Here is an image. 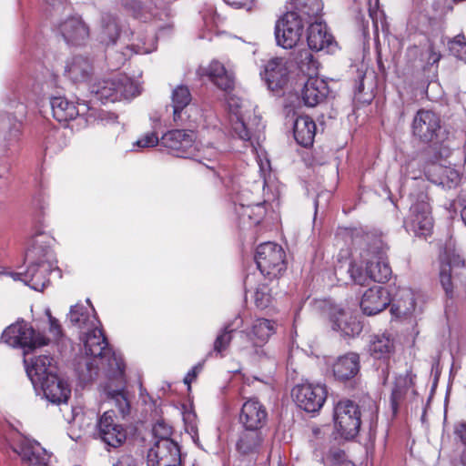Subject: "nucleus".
I'll return each instance as SVG.
<instances>
[{
	"label": "nucleus",
	"instance_id": "60",
	"mask_svg": "<svg viewBox=\"0 0 466 466\" xmlns=\"http://www.w3.org/2000/svg\"><path fill=\"white\" fill-rule=\"evenodd\" d=\"M362 90H363V84H362V83H360V84L359 85V86H358V92H360H360H362Z\"/></svg>",
	"mask_w": 466,
	"mask_h": 466
},
{
	"label": "nucleus",
	"instance_id": "4",
	"mask_svg": "<svg viewBox=\"0 0 466 466\" xmlns=\"http://www.w3.org/2000/svg\"><path fill=\"white\" fill-rule=\"evenodd\" d=\"M50 251L41 247L34 246L26 252V259L32 261L25 273L11 272L8 275L14 280H22L33 289L42 291L48 284V274L52 271V264L49 261Z\"/></svg>",
	"mask_w": 466,
	"mask_h": 466
},
{
	"label": "nucleus",
	"instance_id": "41",
	"mask_svg": "<svg viewBox=\"0 0 466 466\" xmlns=\"http://www.w3.org/2000/svg\"><path fill=\"white\" fill-rule=\"evenodd\" d=\"M107 396L111 399L114 404L117 407L119 412L125 417L129 412V403L122 390H111L109 387L106 388Z\"/></svg>",
	"mask_w": 466,
	"mask_h": 466
},
{
	"label": "nucleus",
	"instance_id": "10",
	"mask_svg": "<svg viewBox=\"0 0 466 466\" xmlns=\"http://www.w3.org/2000/svg\"><path fill=\"white\" fill-rule=\"evenodd\" d=\"M228 106L231 113V122L234 133L243 141H248L254 146V140H258L260 132L263 126L260 123V117L250 116L247 117L242 111L238 102L234 98L228 100Z\"/></svg>",
	"mask_w": 466,
	"mask_h": 466
},
{
	"label": "nucleus",
	"instance_id": "55",
	"mask_svg": "<svg viewBox=\"0 0 466 466\" xmlns=\"http://www.w3.org/2000/svg\"><path fill=\"white\" fill-rule=\"evenodd\" d=\"M46 4L50 5H60L62 3H64L66 0H45Z\"/></svg>",
	"mask_w": 466,
	"mask_h": 466
},
{
	"label": "nucleus",
	"instance_id": "19",
	"mask_svg": "<svg viewBox=\"0 0 466 466\" xmlns=\"http://www.w3.org/2000/svg\"><path fill=\"white\" fill-rule=\"evenodd\" d=\"M12 449L26 466H47L48 455L35 441L20 437Z\"/></svg>",
	"mask_w": 466,
	"mask_h": 466
},
{
	"label": "nucleus",
	"instance_id": "49",
	"mask_svg": "<svg viewBox=\"0 0 466 466\" xmlns=\"http://www.w3.org/2000/svg\"><path fill=\"white\" fill-rule=\"evenodd\" d=\"M177 457L174 458L171 454H168L165 460L161 456L154 460H148L150 466H177Z\"/></svg>",
	"mask_w": 466,
	"mask_h": 466
},
{
	"label": "nucleus",
	"instance_id": "39",
	"mask_svg": "<svg viewBox=\"0 0 466 466\" xmlns=\"http://www.w3.org/2000/svg\"><path fill=\"white\" fill-rule=\"evenodd\" d=\"M411 384L412 378L408 371H406L405 374L396 377L390 396L391 407L394 412H396L398 409L399 401L403 398Z\"/></svg>",
	"mask_w": 466,
	"mask_h": 466
},
{
	"label": "nucleus",
	"instance_id": "12",
	"mask_svg": "<svg viewBox=\"0 0 466 466\" xmlns=\"http://www.w3.org/2000/svg\"><path fill=\"white\" fill-rule=\"evenodd\" d=\"M334 420L342 436L346 439L355 437L361 423L359 406L350 400L339 401L334 408Z\"/></svg>",
	"mask_w": 466,
	"mask_h": 466
},
{
	"label": "nucleus",
	"instance_id": "6",
	"mask_svg": "<svg viewBox=\"0 0 466 466\" xmlns=\"http://www.w3.org/2000/svg\"><path fill=\"white\" fill-rule=\"evenodd\" d=\"M410 199L411 205L410 213L404 221V226L408 231L413 232L416 236L426 237L431 233L433 227L428 196L420 190L417 194L410 193Z\"/></svg>",
	"mask_w": 466,
	"mask_h": 466
},
{
	"label": "nucleus",
	"instance_id": "48",
	"mask_svg": "<svg viewBox=\"0 0 466 466\" xmlns=\"http://www.w3.org/2000/svg\"><path fill=\"white\" fill-rule=\"evenodd\" d=\"M114 466H150V464L148 461L145 463L143 461L135 460L132 456L123 455L118 459Z\"/></svg>",
	"mask_w": 466,
	"mask_h": 466
},
{
	"label": "nucleus",
	"instance_id": "42",
	"mask_svg": "<svg viewBox=\"0 0 466 466\" xmlns=\"http://www.w3.org/2000/svg\"><path fill=\"white\" fill-rule=\"evenodd\" d=\"M235 329L231 324H228L221 332L217 336L214 341V351L217 353H222L228 349L232 339V332Z\"/></svg>",
	"mask_w": 466,
	"mask_h": 466
},
{
	"label": "nucleus",
	"instance_id": "16",
	"mask_svg": "<svg viewBox=\"0 0 466 466\" xmlns=\"http://www.w3.org/2000/svg\"><path fill=\"white\" fill-rule=\"evenodd\" d=\"M152 433L157 441L147 452L148 460H154L158 458V456H161V458L165 460L168 454H171L174 458L178 457V447L169 438L172 433V430L168 424L162 420L157 421L153 426Z\"/></svg>",
	"mask_w": 466,
	"mask_h": 466
},
{
	"label": "nucleus",
	"instance_id": "46",
	"mask_svg": "<svg viewBox=\"0 0 466 466\" xmlns=\"http://www.w3.org/2000/svg\"><path fill=\"white\" fill-rule=\"evenodd\" d=\"M435 169H439L442 173V177L440 178L441 184H447L449 187L452 185H457L460 181L459 173L451 168H443L439 166H434Z\"/></svg>",
	"mask_w": 466,
	"mask_h": 466
},
{
	"label": "nucleus",
	"instance_id": "32",
	"mask_svg": "<svg viewBox=\"0 0 466 466\" xmlns=\"http://www.w3.org/2000/svg\"><path fill=\"white\" fill-rule=\"evenodd\" d=\"M86 303L88 307L81 303H76L70 308L68 313L70 322L82 331L89 330V329L95 325H100L96 316L95 309L90 304L89 299L86 300Z\"/></svg>",
	"mask_w": 466,
	"mask_h": 466
},
{
	"label": "nucleus",
	"instance_id": "62",
	"mask_svg": "<svg viewBox=\"0 0 466 466\" xmlns=\"http://www.w3.org/2000/svg\"><path fill=\"white\" fill-rule=\"evenodd\" d=\"M145 53H148L149 52V49H145L144 50Z\"/></svg>",
	"mask_w": 466,
	"mask_h": 466
},
{
	"label": "nucleus",
	"instance_id": "37",
	"mask_svg": "<svg viewBox=\"0 0 466 466\" xmlns=\"http://www.w3.org/2000/svg\"><path fill=\"white\" fill-rule=\"evenodd\" d=\"M263 441L264 437L260 430L245 429L237 442V449L245 455L258 452Z\"/></svg>",
	"mask_w": 466,
	"mask_h": 466
},
{
	"label": "nucleus",
	"instance_id": "38",
	"mask_svg": "<svg viewBox=\"0 0 466 466\" xmlns=\"http://www.w3.org/2000/svg\"><path fill=\"white\" fill-rule=\"evenodd\" d=\"M370 350L374 358H388L394 350V340L389 334L375 335L370 341Z\"/></svg>",
	"mask_w": 466,
	"mask_h": 466
},
{
	"label": "nucleus",
	"instance_id": "18",
	"mask_svg": "<svg viewBox=\"0 0 466 466\" xmlns=\"http://www.w3.org/2000/svg\"><path fill=\"white\" fill-rule=\"evenodd\" d=\"M58 31L64 40L72 46L84 45L90 35L89 25L78 15L63 19L58 25Z\"/></svg>",
	"mask_w": 466,
	"mask_h": 466
},
{
	"label": "nucleus",
	"instance_id": "25",
	"mask_svg": "<svg viewBox=\"0 0 466 466\" xmlns=\"http://www.w3.org/2000/svg\"><path fill=\"white\" fill-rule=\"evenodd\" d=\"M268 412L256 399L247 400L241 408L239 420L245 429L260 430L267 422Z\"/></svg>",
	"mask_w": 466,
	"mask_h": 466
},
{
	"label": "nucleus",
	"instance_id": "29",
	"mask_svg": "<svg viewBox=\"0 0 466 466\" xmlns=\"http://www.w3.org/2000/svg\"><path fill=\"white\" fill-rule=\"evenodd\" d=\"M440 280L447 295H452L451 268L463 265V259L459 252L451 246H447L441 256Z\"/></svg>",
	"mask_w": 466,
	"mask_h": 466
},
{
	"label": "nucleus",
	"instance_id": "22",
	"mask_svg": "<svg viewBox=\"0 0 466 466\" xmlns=\"http://www.w3.org/2000/svg\"><path fill=\"white\" fill-rule=\"evenodd\" d=\"M441 128L439 116L431 110H420L416 114L412 131L415 137L424 142H431L437 136Z\"/></svg>",
	"mask_w": 466,
	"mask_h": 466
},
{
	"label": "nucleus",
	"instance_id": "13",
	"mask_svg": "<svg viewBox=\"0 0 466 466\" xmlns=\"http://www.w3.org/2000/svg\"><path fill=\"white\" fill-rule=\"evenodd\" d=\"M193 131L172 130L162 137V144L172 150L177 157L193 158L201 163L200 150L195 145Z\"/></svg>",
	"mask_w": 466,
	"mask_h": 466
},
{
	"label": "nucleus",
	"instance_id": "34",
	"mask_svg": "<svg viewBox=\"0 0 466 466\" xmlns=\"http://www.w3.org/2000/svg\"><path fill=\"white\" fill-rule=\"evenodd\" d=\"M93 66L88 58L76 56L70 58L66 65L65 72L74 82H84L89 78Z\"/></svg>",
	"mask_w": 466,
	"mask_h": 466
},
{
	"label": "nucleus",
	"instance_id": "24",
	"mask_svg": "<svg viewBox=\"0 0 466 466\" xmlns=\"http://www.w3.org/2000/svg\"><path fill=\"white\" fill-rule=\"evenodd\" d=\"M390 293L381 286H373L362 295L360 306L367 316L376 315L390 304Z\"/></svg>",
	"mask_w": 466,
	"mask_h": 466
},
{
	"label": "nucleus",
	"instance_id": "47",
	"mask_svg": "<svg viewBox=\"0 0 466 466\" xmlns=\"http://www.w3.org/2000/svg\"><path fill=\"white\" fill-rule=\"evenodd\" d=\"M158 144V137L155 132L145 134L141 138L136 141L134 146L139 148L153 147Z\"/></svg>",
	"mask_w": 466,
	"mask_h": 466
},
{
	"label": "nucleus",
	"instance_id": "27",
	"mask_svg": "<svg viewBox=\"0 0 466 466\" xmlns=\"http://www.w3.org/2000/svg\"><path fill=\"white\" fill-rule=\"evenodd\" d=\"M40 385L46 399L54 404L66 403L71 395L69 384L58 374L46 378Z\"/></svg>",
	"mask_w": 466,
	"mask_h": 466
},
{
	"label": "nucleus",
	"instance_id": "17",
	"mask_svg": "<svg viewBox=\"0 0 466 466\" xmlns=\"http://www.w3.org/2000/svg\"><path fill=\"white\" fill-rule=\"evenodd\" d=\"M289 62L282 57H273L264 66L263 77L268 87L275 92L284 89L290 78Z\"/></svg>",
	"mask_w": 466,
	"mask_h": 466
},
{
	"label": "nucleus",
	"instance_id": "53",
	"mask_svg": "<svg viewBox=\"0 0 466 466\" xmlns=\"http://www.w3.org/2000/svg\"><path fill=\"white\" fill-rule=\"evenodd\" d=\"M120 3L125 7H127L129 5V3L131 7H136L138 4L136 0H120Z\"/></svg>",
	"mask_w": 466,
	"mask_h": 466
},
{
	"label": "nucleus",
	"instance_id": "45",
	"mask_svg": "<svg viewBox=\"0 0 466 466\" xmlns=\"http://www.w3.org/2000/svg\"><path fill=\"white\" fill-rule=\"evenodd\" d=\"M254 300L258 308H267L271 301V296L268 292V288L265 285L258 287L255 291Z\"/></svg>",
	"mask_w": 466,
	"mask_h": 466
},
{
	"label": "nucleus",
	"instance_id": "56",
	"mask_svg": "<svg viewBox=\"0 0 466 466\" xmlns=\"http://www.w3.org/2000/svg\"><path fill=\"white\" fill-rule=\"evenodd\" d=\"M441 56L431 50V56L430 57V60L432 61V63H436L440 60Z\"/></svg>",
	"mask_w": 466,
	"mask_h": 466
},
{
	"label": "nucleus",
	"instance_id": "15",
	"mask_svg": "<svg viewBox=\"0 0 466 466\" xmlns=\"http://www.w3.org/2000/svg\"><path fill=\"white\" fill-rule=\"evenodd\" d=\"M173 119L177 124H187L197 122L199 115L198 109L190 106L191 94L187 86H177L171 95Z\"/></svg>",
	"mask_w": 466,
	"mask_h": 466
},
{
	"label": "nucleus",
	"instance_id": "54",
	"mask_svg": "<svg viewBox=\"0 0 466 466\" xmlns=\"http://www.w3.org/2000/svg\"><path fill=\"white\" fill-rule=\"evenodd\" d=\"M454 466H466V452L461 454L460 460L455 462Z\"/></svg>",
	"mask_w": 466,
	"mask_h": 466
},
{
	"label": "nucleus",
	"instance_id": "43",
	"mask_svg": "<svg viewBox=\"0 0 466 466\" xmlns=\"http://www.w3.org/2000/svg\"><path fill=\"white\" fill-rule=\"evenodd\" d=\"M448 47L451 55L466 62V38L463 35H458L451 39Z\"/></svg>",
	"mask_w": 466,
	"mask_h": 466
},
{
	"label": "nucleus",
	"instance_id": "21",
	"mask_svg": "<svg viewBox=\"0 0 466 466\" xmlns=\"http://www.w3.org/2000/svg\"><path fill=\"white\" fill-rule=\"evenodd\" d=\"M101 35L107 45L116 44L118 39L128 40L132 31L111 12H103L100 18Z\"/></svg>",
	"mask_w": 466,
	"mask_h": 466
},
{
	"label": "nucleus",
	"instance_id": "5",
	"mask_svg": "<svg viewBox=\"0 0 466 466\" xmlns=\"http://www.w3.org/2000/svg\"><path fill=\"white\" fill-rule=\"evenodd\" d=\"M275 332V323L266 319H256L249 332L240 331L236 342L238 349L247 356L260 359L266 355L263 349L269 337Z\"/></svg>",
	"mask_w": 466,
	"mask_h": 466
},
{
	"label": "nucleus",
	"instance_id": "3",
	"mask_svg": "<svg viewBox=\"0 0 466 466\" xmlns=\"http://www.w3.org/2000/svg\"><path fill=\"white\" fill-rule=\"evenodd\" d=\"M297 63L301 72L308 76L301 91L302 101L308 106H316L322 103L329 93L327 82L317 76L319 63L308 49L299 51Z\"/></svg>",
	"mask_w": 466,
	"mask_h": 466
},
{
	"label": "nucleus",
	"instance_id": "8",
	"mask_svg": "<svg viewBox=\"0 0 466 466\" xmlns=\"http://www.w3.org/2000/svg\"><path fill=\"white\" fill-rule=\"evenodd\" d=\"M2 339L9 346L25 349L26 353L48 343L47 338L41 333H35L24 320L8 326L2 333Z\"/></svg>",
	"mask_w": 466,
	"mask_h": 466
},
{
	"label": "nucleus",
	"instance_id": "61",
	"mask_svg": "<svg viewBox=\"0 0 466 466\" xmlns=\"http://www.w3.org/2000/svg\"><path fill=\"white\" fill-rule=\"evenodd\" d=\"M259 167H260V171H261L262 173H264V172H265V168H264L263 164H262V163H260V164H259Z\"/></svg>",
	"mask_w": 466,
	"mask_h": 466
},
{
	"label": "nucleus",
	"instance_id": "23",
	"mask_svg": "<svg viewBox=\"0 0 466 466\" xmlns=\"http://www.w3.org/2000/svg\"><path fill=\"white\" fill-rule=\"evenodd\" d=\"M114 411L106 410L98 420V432L105 443L116 448L127 439L125 429L114 422Z\"/></svg>",
	"mask_w": 466,
	"mask_h": 466
},
{
	"label": "nucleus",
	"instance_id": "36",
	"mask_svg": "<svg viewBox=\"0 0 466 466\" xmlns=\"http://www.w3.org/2000/svg\"><path fill=\"white\" fill-rule=\"evenodd\" d=\"M53 116L58 122H67L80 115L76 104L64 96H54L50 101Z\"/></svg>",
	"mask_w": 466,
	"mask_h": 466
},
{
	"label": "nucleus",
	"instance_id": "40",
	"mask_svg": "<svg viewBox=\"0 0 466 466\" xmlns=\"http://www.w3.org/2000/svg\"><path fill=\"white\" fill-rule=\"evenodd\" d=\"M238 213L242 220L249 219L251 224L257 225L259 223L262 216L264 215V208L261 204L255 206H240Z\"/></svg>",
	"mask_w": 466,
	"mask_h": 466
},
{
	"label": "nucleus",
	"instance_id": "33",
	"mask_svg": "<svg viewBox=\"0 0 466 466\" xmlns=\"http://www.w3.org/2000/svg\"><path fill=\"white\" fill-rule=\"evenodd\" d=\"M415 306L413 291L408 288H400L394 293L390 310L396 317L400 318L412 314Z\"/></svg>",
	"mask_w": 466,
	"mask_h": 466
},
{
	"label": "nucleus",
	"instance_id": "28",
	"mask_svg": "<svg viewBox=\"0 0 466 466\" xmlns=\"http://www.w3.org/2000/svg\"><path fill=\"white\" fill-rule=\"evenodd\" d=\"M198 73L200 76H208L217 87L225 92H229L234 87V73L218 60H213L207 68L200 67Z\"/></svg>",
	"mask_w": 466,
	"mask_h": 466
},
{
	"label": "nucleus",
	"instance_id": "26",
	"mask_svg": "<svg viewBox=\"0 0 466 466\" xmlns=\"http://www.w3.org/2000/svg\"><path fill=\"white\" fill-rule=\"evenodd\" d=\"M307 41L310 50L332 53L336 49L334 38L322 22H315L309 26Z\"/></svg>",
	"mask_w": 466,
	"mask_h": 466
},
{
	"label": "nucleus",
	"instance_id": "35",
	"mask_svg": "<svg viewBox=\"0 0 466 466\" xmlns=\"http://www.w3.org/2000/svg\"><path fill=\"white\" fill-rule=\"evenodd\" d=\"M294 137L296 141L307 147L312 145L316 135V124L308 116H299L294 123Z\"/></svg>",
	"mask_w": 466,
	"mask_h": 466
},
{
	"label": "nucleus",
	"instance_id": "30",
	"mask_svg": "<svg viewBox=\"0 0 466 466\" xmlns=\"http://www.w3.org/2000/svg\"><path fill=\"white\" fill-rule=\"evenodd\" d=\"M360 360L356 352H348L338 357L332 364V371L336 380H350L360 372Z\"/></svg>",
	"mask_w": 466,
	"mask_h": 466
},
{
	"label": "nucleus",
	"instance_id": "20",
	"mask_svg": "<svg viewBox=\"0 0 466 466\" xmlns=\"http://www.w3.org/2000/svg\"><path fill=\"white\" fill-rule=\"evenodd\" d=\"M330 319L332 328L339 330L344 336L354 337L362 330V325L357 316L349 308L334 306L331 308Z\"/></svg>",
	"mask_w": 466,
	"mask_h": 466
},
{
	"label": "nucleus",
	"instance_id": "59",
	"mask_svg": "<svg viewBox=\"0 0 466 466\" xmlns=\"http://www.w3.org/2000/svg\"><path fill=\"white\" fill-rule=\"evenodd\" d=\"M188 373H191L190 377L194 379L197 376V368H193Z\"/></svg>",
	"mask_w": 466,
	"mask_h": 466
},
{
	"label": "nucleus",
	"instance_id": "51",
	"mask_svg": "<svg viewBox=\"0 0 466 466\" xmlns=\"http://www.w3.org/2000/svg\"><path fill=\"white\" fill-rule=\"evenodd\" d=\"M454 433L466 444V422H459L455 425Z\"/></svg>",
	"mask_w": 466,
	"mask_h": 466
},
{
	"label": "nucleus",
	"instance_id": "44",
	"mask_svg": "<svg viewBox=\"0 0 466 466\" xmlns=\"http://www.w3.org/2000/svg\"><path fill=\"white\" fill-rule=\"evenodd\" d=\"M322 460L326 466H355L345 459L344 452L339 449L331 450Z\"/></svg>",
	"mask_w": 466,
	"mask_h": 466
},
{
	"label": "nucleus",
	"instance_id": "2",
	"mask_svg": "<svg viewBox=\"0 0 466 466\" xmlns=\"http://www.w3.org/2000/svg\"><path fill=\"white\" fill-rule=\"evenodd\" d=\"M81 340L84 343L86 354L94 358L93 362L86 360V371L78 368L80 376L84 380H93L96 375L99 365H106L109 376L120 379L124 372V363L108 347L106 339L99 325L91 327L89 330L82 331Z\"/></svg>",
	"mask_w": 466,
	"mask_h": 466
},
{
	"label": "nucleus",
	"instance_id": "31",
	"mask_svg": "<svg viewBox=\"0 0 466 466\" xmlns=\"http://www.w3.org/2000/svg\"><path fill=\"white\" fill-rule=\"evenodd\" d=\"M26 372L34 384H40L46 378L57 374L56 362L50 356L41 355L32 360Z\"/></svg>",
	"mask_w": 466,
	"mask_h": 466
},
{
	"label": "nucleus",
	"instance_id": "14",
	"mask_svg": "<svg viewBox=\"0 0 466 466\" xmlns=\"http://www.w3.org/2000/svg\"><path fill=\"white\" fill-rule=\"evenodd\" d=\"M292 396L297 405L307 412H316L323 406L327 398L325 385L303 383L292 390Z\"/></svg>",
	"mask_w": 466,
	"mask_h": 466
},
{
	"label": "nucleus",
	"instance_id": "57",
	"mask_svg": "<svg viewBox=\"0 0 466 466\" xmlns=\"http://www.w3.org/2000/svg\"><path fill=\"white\" fill-rule=\"evenodd\" d=\"M461 219L464 222L466 226V205L463 207V208L461 211Z\"/></svg>",
	"mask_w": 466,
	"mask_h": 466
},
{
	"label": "nucleus",
	"instance_id": "9",
	"mask_svg": "<svg viewBox=\"0 0 466 466\" xmlns=\"http://www.w3.org/2000/svg\"><path fill=\"white\" fill-rule=\"evenodd\" d=\"M255 260L260 272L269 278L278 277L285 270V252L274 242H265L257 248Z\"/></svg>",
	"mask_w": 466,
	"mask_h": 466
},
{
	"label": "nucleus",
	"instance_id": "52",
	"mask_svg": "<svg viewBox=\"0 0 466 466\" xmlns=\"http://www.w3.org/2000/svg\"><path fill=\"white\" fill-rule=\"evenodd\" d=\"M11 121L12 118L8 115L0 116V129L5 130L6 128H8L11 124Z\"/></svg>",
	"mask_w": 466,
	"mask_h": 466
},
{
	"label": "nucleus",
	"instance_id": "58",
	"mask_svg": "<svg viewBox=\"0 0 466 466\" xmlns=\"http://www.w3.org/2000/svg\"><path fill=\"white\" fill-rule=\"evenodd\" d=\"M190 376H191V373H187V376H186V378L184 379V382H185L186 384H188V385H189V384H190V382H191V380H193V378H192V377H190Z\"/></svg>",
	"mask_w": 466,
	"mask_h": 466
},
{
	"label": "nucleus",
	"instance_id": "50",
	"mask_svg": "<svg viewBox=\"0 0 466 466\" xmlns=\"http://www.w3.org/2000/svg\"><path fill=\"white\" fill-rule=\"evenodd\" d=\"M46 315L49 319V331L54 335V337L58 338L62 335V329L60 324L58 323V320L52 317L50 310H46Z\"/></svg>",
	"mask_w": 466,
	"mask_h": 466
},
{
	"label": "nucleus",
	"instance_id": "7",
	"mask_svg": "<svg viewBox=\"0 0 466 466\" xmlns=\"http://www.w3.org/2000/svg\"><path fill=\"white\" fill-rule=\"evenodd\" d=\"M92 92L103 102L128 99L139 94L138 86L127 76L118 74L94 85Z\"/></svg>",
	"mask_w": 466,
	"mask_h": 466
},
{
	"label": "nucleus",
	"instance_id": "11",
	"mask_svg": "<svg viewBox=\"0 0 466 466\" xmlns=\"http://www.w3.org/2000/svg\"><path fill=\"white\" fill-rule=\"evenodd\" d=\"M303 27L302 19L296 12H287L276 22L277 45L285 49L293 48L300 40Z\"/></svg>",
	"mask_w": 466,
	"mask_h": 466
},
{
	"label": "nucleus",
	"instance_id": "1",
	"mask_svg": "<svg viewBox=\"0 0 466 466\" xmlns=\"http://www.w3.org/2000/svg\"><path fill=\"white\" fill-rule=\"evenodd\" d=\"M360 259L365 268H356L351 262H345L337 266L334 274L341 284L352 281L358 285H366L368 280L383 283L390 279L391 268L386 257V246L382 239L372 235L364 236L360 241Z\"/></svg>",
	"mask_w": 466,
	"mask_h": 466
}]
</instances>
